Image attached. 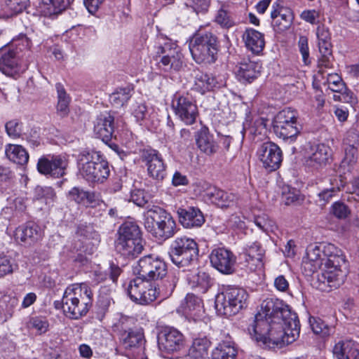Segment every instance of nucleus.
Returning a JSON list of instances; mask_svg holds the SVG:
<instances>
[{
    "mask_svg": "<svg viewBox=\"0 0 359 359\" xmlns=\"http://www.w3.org/2000/svg\"><path fill=\"white\" fill-rule=\"evenodd\" d=\"M73 0H41L46 6V15H52L61 13L66 10Z\"/></svg>",
    "mask_w": 359,
    "mask_h": 359,
    "instance_id": "obj_41",
    "label": "nucleus"
},
{
    "mask_svg": "<svg viewBox=\"0 0 359 359\" xmlns=\"http://www.w3.org/2000/svg\"><path fill=\"white\" fill-rule=\"evenodd\" d=\"M201 298L194 293H188L182 302L180 308L189 321L192 320L194 323L201 321Z\"/></svg>",
    "mask_w": 359,
    "mask_h": 359,
    "instance_id": "obj_22",
    "label": "nucleus"
},
{
    "mask_svg": "<svg viewBox=\"0 0 359 359\" xmlns=\"http://www.w3.org/2000/svg\"><path fill=\"white\" fill-rule=\"evenodd\" d=\"M345 146L358 147L359 146V134L355 129L349 130L344 139Z\"/></svg>",
    "mask_w": 359,
    "mask_h": 359,
    "instance_id": "obj_61",
    "label": "nucleus"
},
{
    "mask_svg": "<svg viewBox=\"0 0 359 359\" xmlns=\"http://www.w3.org/2000/svg\"><path fill=\"white\" fill-rule=\"evenodd\" d=\"M219 149L217 143L212 135L208 134V128L203 126V153L207 155L215 154Z\"/></svg>",
    "mask_w": 359,
    "mask_h": 359,
    "instance_id": "obj_46",
    "label": "nucleus"
},
{
    "mask_svg": "<svg viewBox=\"0 0 359 359\" xmlns=\"http://www.w3.org/2000/svg\"><path fill=\"white\" fill-rule=\"evenodd\" d=\"M92 293L85 283L68 286L62 297V309L65 316L74 320L85 316L92 306Z\"/></svg>",
    "mask_w": 359,
    "mask_h": 359,
    "instance_id": "obj_4",
    "label": "nucleus"
},
{
    "mask_svg": "<svg viewBox=\"0 0 359 359\" xmlns=\"http://www.w3.org/2000/svg\"><path fill=\"white\" fill-rule=\"evenodd\" d=\"M358 147L345 146V156L341 162L342 166L351 165L355 163L358 156Z\"/></svg>",
    "mask_w": 359,
    "mask_h": 359,
    "instance_id": "obj_54",
    "label": "nucleus"
},
{
    "mask_svg": "<svg viewBox=\"0 0 359 359\" xmlns=\"http://www.w3.org/2000/svg\"><path fill=\"white\" fill-rule=\"evenodd\" d=\"M219 56V44L217 36L211 32L203 34V64L215 63Z\"/></svg>",
    "mask_w": 359,
    "mask_h": 359,
    "instance_id": "obj_25",
    "label": "nucleus"
},
{
    "mask_svg": "<svg viewBox=\"0 0 359 359\" xmlns=\"http://www.w3.org/2000/svg\"><path fill=\"white\" fill-rule=\"evenodd\" d=\"M69 196L72 200H74L77 203H81L85 199H88L90 194L89 192L85 191L83 189L74 187L69 191Z\"/></svg>",
    "mask_w": 359,
    "mask_h": 359,
    "instance_id": "obj_59",
    "label": "nucleus"
},
{
    "mask_svg": "<svg viewBox=\"0 0 359 359\" xmlns=\"http://www.w3.org/2000/svg\"><path fill=\"white\" fill-rule=\"evenodd\" d=\"M120 346L134 353H144L146 340L144 332L140 329H135L129 332L124 337L118 339Z\"/></svg>",
    "mask_w": 359,
    "mask_h": 359,
    "instance_id": "obj_20",
    "label": "nucleus"
},
{
    "mask_svg": "<svg viewBox=\"0 0 359 359\" xmlns=\"http://www.w3.org/2000/svg\"><path fill=\"white\" fill-rule=\"evenodd\" d=\"M234 199L233 194L209 184H203V202L220 208H226L233 205Z\"/></svg>",
    "mask_w": 359,
    "mask_h": 359,
    "instance_id": "obj_17",
    "label": "nucleus"
},
{
    "mask_svg": "<svg viewBox=\"0 0 359 359\" xmlns=\"http://www.w3.org/2000/svg\"><path fill=\"white\" fill-rule=\"evenodd\" d=\"M167 264L159 257L149 255L140 258L133 266V273L149 283L158 281L167 275Z\"/></svg>",
    "mask_w": 359,
    "mask_h": 359,
    "instance_id": "obj_8",
    "label": "nucleus"
},
{
    "mask_svg": "<svg viewBox=\"0 0 359 359\" xmlns=\"http://www.w3.org/2000/svg\"><path fill=\"white\" fill-rule=\"evenodd\" d=\"M135 320L132 317L121 315L118 320L113 325L112 330L120 339L122 337L127 334L128 332L134 330L133 328Z\"/></svg>",
    "mask_w": 359,
    "mask_h": 359,
    "instance_id": "obj_39",
    "label": "nucleus"
},
{
    "mask_svg": "<svg viewBox=\"0 0 359 359\" xmlns=\"http://www.w3.org/2000/svg\"><path fill=\"white\" fill-rule=\"evenodd\" d=\"M94 132L97 138L104 142L111 141L114 133V118L109 114L100 115L94 126Z\"/></svg>",
    "mask_w": 359,
    "mask_h": 359,
    "instance_id": "obj_23",
    "label": "nucleus"
},
{
    "mask_svg": "<svg viewBox=\"0 0 359 359\" xmlns=\"http://www.w3.org/2000/svg\"><path fill=\"white\" fill-rule=\"evenodd\" d=\"M248 332L252 339L266 347L282 348L298 338L300 324L289 305L278 298H267L262 302Z\"/></svg>",
    "mask_w": 359,
    "mask_h": 359,
    "instance_id": "obj_1",
    "label": "nucleus"
},
{
    "mask_svg": "<svg viewBox=\"0 0 359 359\" xmlns=\"http://www.w3.org/2000/svg\"><path fill=\"white\" fill-rule=\"evenodd\" d=\"M5 154L10 161L18 165H25L28 163L29 154L22 145L8 144L6 146Z\"/></svg>",
    "mask_w": 359,
    "mask_h": 359,
    "instance_id": "obj_37",
    "label": "nucleus"
},
{
    "mask_svg": "<svg viewBox=\"0 0 359 359\" xmlns=\"http://www.w3.org/2000/svg\"><path fill=\"white\" fill-rule=\"evenodd\" d=\"M130 201L139 207H143L147 203L146 195L141 189H135L131 191Z\"/></svg>",
    "mask_w": 359,
    "mask_h": 359,
    "instance_id": "obj_60",
    "label": "nucleus"
},
{
    "mask_svg": "<svg viewBox=\"0 0 359 359\" xmlns=\"http://www.w3.org/2000/svg\"><path fill=\"white\" fill-rule=\"evenodd\" d=\"M171 215L158 206H153L144 213V225L147 231L158 226Z\"/></svg>",
    "mask_w": 359,
    "mask_h": 359,
    "instance_id": "obj_26",
    "label": "nucleus"
},
{
    "mask_svg": "<svg viewBox=\"0 0 359 359\" xmlns=\"http://www.w3.org/2000/svg\"><path fill=\"white\" fill-rule=\"evenodd\" d=\"M257 154L263 167L268 171L277 170L282 162V151L273 142L263 143L257 151Z\"/></svg>",
    "mask_w": 359,
    "mask_h": 359,
    "instance_id": "obj_16",
    "label": "nucleus"
},
{
    "mask_svg": "<svg viewBox=\"0 0 359 359\" xmlns=\"http://www.w3.org/2000/svg\"><path fill=\"white\" fill-rule=\"evenodd\" d=\"M157 339L158 346L162 354L180 351L184 346V335L172 327L163 328L158 334Z\"/></svg>",
    "mask_w": 359,
    "mask_h": 359,
    "instance_id": "obj_12",
    "label": "nucleus"
},
{
    "mask_svg": "<svg viewBox=\"0 0 359 359\" xmlns=\"http://www.w3.org/2000/svg\"><path fill=\"white\" fill-rule=\"evenodd\" d=\"M133 89L129 86L117 89L109 96V102L116 107L120 108L126 104L132 97Z\"/></svg>",
    "mask_w": 359,
    "mask_h": 359,
    "instance_id": "obj_40",
    "label": "nucleus"
},
{
    "mask_svg": "<svg viewBox=\"0 0 359 359\" xmlns=\"http://www.w3.org/2000/svg\"><path fill=\"white\" fill-rule=\"evenodd\" d=\"M346 182L341 176H333L330 178V187L324 188L318 194L317 203L320 205H325L335 194L344 187Z\"/></svg>",
    "mask_w": 359,
    "mask_h": 359,
    "instance_id": "obj_27",
    "label": "nucleus"
},
{
    "mask_svg": "<svg viewBox=\"0 0 359 359\" xmlns=\"http://www.w3.org/2000/svg\"><path fill=\"white\" fill-rule=\"evenodd\" d=\"M187 359H202V339L197 338L193 341Z\"/></svg>",
    "mask_w": 359,
    "mask_h": 359,
    "instance_id": "obj_57",
    "label": "nucleus"
},
{
    "mask_svg": "<svg viewBox=\"0 0 359 359\" xmlns=\"http://www.w3.org/2000/svg\"><path fill=\"white\" fill-rule=\"evenodd\" d=\"M28 327L34 329L37 334H42L48 331L49 323L45 318L36 316L29 319Z\"/></svg>",
    "mask_w": 359,
    "mask_h": 359,
    "instance_id": "obj_49",
    "label": "nucleus"
},
{
    "mask_svg": "<svg viewBox=\"0 0 359 359\" xmlns=\"http://www.w3.org/2000/svg\"><path fill=\"white\" fill-rule=\"evenodd\" d=\"M76 234L86 239L98 240L99 234L94 229L91 224H82L79 225L76 231Z\"/></svg>",
    "mask_w": 359,
    "mask_h": 359,
    "instance_id": "obj_51",
    "label": "nucleus"
},
{
    "mask_svg": "<svg viewBox=\"0 0 359 359\" xmlns=\"http://www.w3.org/2000/svg\"><path fill=\"white\" fill-rule=\"evenodd\" d=\"M254 222L257 227L263 231H267L272 226V222L266 215H257L255 217Z\"/></svg>",
    "mask_w": 359,
    "mask_h": 359,
    "instance_id": "obj_63",
    "label": "nucleus"
},
{
    "mask_svg": "<svg viewBox=\"0 0 359 359\" xmlns=\"http://www.w3.org/2000/svg\"><path fill=\"white\" fill-rule=\"evenodd\" d=\"M336 359H359V350L351 340L339 341L333 348Z\"/></svg>",
    "mask_w": 359,
    "mask_h": 359,
    "instance_id": "obj_32",
    "label": "nucleus"
},
{
    "mask_svg": "<svg viewBox=\"0 0 359 359\" xmlns=\"http://www.w3.org/2000/svg\"><path fill=\"white\" fill-rule=\"evenodd\" d=\"M157 54L161 57L158 62L160 67L166 72L171 69L179 71L183 65L182 54L178 47L172 43H165L158 48Z\"/></svg>",
    "mask_w": 359,
    "mask_h": 359,
    "instance_id": "obj_14",
    "label": "nucleus"
},
{
    "mask_svg": "<svg viewBox=\"0 0 359 359\" xmlns=\"http://www.w3.org/2000/svg\"><path fill=\"white\" fill-rule=\"evenodd\" d=\"M215 22L224 27H231L234 25V22L231 18V16L222 6L218 11L215 16Z\"/></svg>",
    "mask_w": 359,
    "mask_h": 359,
    "instance_id": "obj_53",
    "label": "nucleus"
},
{
    "mask_svg": "<svg viewBox=\"0 0 359 359\" xmlns=\"http://www.w3.org/2000/svg\"><path fill=\"white\" fill-rule=\"evenodd\" d=\"M180 222L186 228L200 227L202 225V213L198 208L189 207L188 209L177 210Z\"/></svg>",
    "mask_w": 359,
    "mask_h": 359,
    "instance_id": "obj_29",
    "label": "nucleus"
},
{
    "mask_svg": "<svg viewBox=\"0 0 359 359\" xmlns=\"http://www.w3.org/2000/svg\"><path fill=\"white\" fill-rule=\"evenodd\" d=\"M189 48L193 59L196 63L201 64L202 62V36L198 32L190 39Z\"/></svg>",
    "mask_w": 359,
    "mask_h": 359,
    "instance_id": "obj_43",
    "label": "nucleus"
},
{
    "mask_svg": "<svg viewBox=\"0 0 359 359\" xmlns=\"http://www.w3.org/2000/svg\"><path fill=\"white\" fill-rule=\"evenodd\" d=\"M55 88L57 93V109L60 115L64 116L67 115L69 113L70 97L67 95L64 86L61 83H56Z\"/></svg>",
    "mask_w": 359,
    "mask_h": 359,
    "instance_id": "obj_42",
    "label": "nucleus"
},
{
    "mask_svg": "<svg viewBox=\"0 0 359 359\" xmlns=\"http://www.w3.org/2000/svg\"><path fill=\"white\" fill-rule=\"evenodd\" d=\"M273 128L276 136L288 144L294 142L303 129L297 111L291 108H285L276 114Z\"/></svg>",
    "mask_w": 359,
    "mask_h": 359,
    "instance_id": "obj_6",
    "label": "nucleus"
},
{
    "mask_svg": "<svg viewBox=\"0 0 359 359\" xmlns=\"http://www.w3.org/2000/svg\"><path fill=\"white\" fill-rule=\"evenodd\" d=\"M237 313L247 306L248 294L245 290L239 287L228 286L225 288Z\"/></svg>",
    "mask_w": 359,
    "mask_h": 359,
    "instance_id": "obj_38",
    "label": "nucleus"
},
{
    "mask_svg": "<svg viewBox=\"0 0 359 359\" xmlns=\"http://www.w3.org/2000/svg\"><path fill=\"white\" fill-rule=\"evenodd\" d=\"M275 288L280 292H285L289 290V283L283 275L277 276L273 283Z\"/></svg>",
    "mask_w": 359,
    "mask_h": 359,
    "instance_id": "obj_64",
    "label": "nucleus"
},
{
    "mask_svg": "<svg viewBox=\"0 0 359 359\" xmlns=\"http://www.w3.org/2000/svg\"><path fill=\"white\" fill-rule=\"evenodd\" d=\"M23 56L13 46L6 44L2 46L0 48V71L12 77L24 72L30 60H25Z\"/></svg>",
    "mask_w": 359,
    "mask_h": 359,
    "instance_id": "obj_9",
    "label": "nucleus"
},
{
    "mask_svg": "<svg viewBox=\"0 0 359 359\" xmlns=\"http://www.w3.org/2000/svg\"><path fill=\"white\" fill-rule=\"evenodd\" d=\"M172 107L176 115L189 125L193 124L198 115L196 105L188 97L176 95L172 101Z\"/></svg>",
    "mask_w": 359,
    "mask_h": 359,
    "instance_id": "obj_18",
    "label": "nucleus"
},
{
    "mask_svg": "<svg viewBox=\"0 0 359 359\" xmlns=\"http://www.w3.org/2000/svg\"><path fill=\"white\" fill-rule=\"evenodd\" d=\"M328 151L329 148L325 145H318L315 151L306 158V166L318 170L325 165L330 157Z\"/></svg>",
    "mask_w": 359,
    "mask_h": 359,
    "instance_id": "obj_35",
    "label": "nucleus"
},
{
    "mask_svg": "<svg viewBox=\"0 0 359 359\" xmlns=\"http://www.w3.org/2000/svg\"><path fill=\"white\" fill-rule=\"evenodd\" d=\"M77 175L90 184H102L110 175L108 161L100 151L83 149L76 156Z\"/></svg>",
    "mask_w": 359,
    "mask_h": 359,
    "instance_id": "obj_3",
    "label": "nucleus"
},
{
    "mask_svg": "<svg viewBox=\"0 0 359 359\" xmlns=\"http://www.w3.org/2000/svg\"><path fill=\"white\" fill-rule=\"evenodd\" d=\"M327 82L328 88L332 92L338 93L345 90L346 84L337 74H329Z\"/></svg>",
    "mask_w": 359,
    "mask_h": 359,
    "instance_id": "obj_52",
    "label": "nucleus"
},
{
    "mask_svg": "<svg viewBox=\"0 0 359 359\" xmlns=\"http://www.w3.org/2000/svg\"><path fill=\"white\" fill-rule=\"evenodd\" d=\"M211 265L223 274H232L236 271V257L225 248H219L212 251L210 256Z\"/></svg>",
    "mask_w": 359,
    "mask_h": 359,
    "instance_id": "obj_15",
    "label": "nucleus"
},
{
    "mask_svg": "<svg viewBox=\"0 0 359 359\" xmlns=\"http://www.w3.org/2000/svg\"><path fill=\"white\" fill-rule=\"evenodd\" d=\"M306 256L311 266V271L322 270L317 275L316 283L318 290L329 292L344 282L347 269L345 256L334 245H311L306 249Z\"/></svg>",
    "mask_w": 359,
    "mask_h": 359,
    "instance_id": "obj_2",
    "label": "nucleus"
},
{
    "mask_svg": "<svg viewBox=\"0 0 359 359\" xmlns=\"http://www.w3.org/2000/svg\"><path fill=\"white\" fill-rule=\"evenodd\" d=\"M238 351L235 343L229 337L222 341L212 353V359H236Z\"/></svg>",
    "mask_w": 359,
    "mask_h": 359,
    "instance_id": "obj_36",
    "label": "nucleus"
},
{
    "mask_svg": "<svg viewBox=\"0 0 359 359\" xmlns=\"http://www.w3.org/2000/svg\"><path fill=\"white\" fill-rule=\"evenodd\" d=\"M264 250L258 242H253L247 245L243 253L245 266L250 271H255L263 267V257Z\"/></svg>",
    "mask_w": 359,
    "mask_h": 359,
    "instance_id": "obj_21",
    "label": "nucleus"
},
{
    "mask_svg": "<svg viewBox=\"0 0 359 359\" xmlns=\"http://www.w3.org/2000/svg\"><path fill=\"white\" fill-rule=\"evenodd\" d=\"M159 241H165L172 238L177 232V225L172 216L163 223L149 231Z\"/></svg>",
    "mask_w": 359,
    "mask_h": 359,
    "instance_id": "obj_33",
    "label": "nucleus"
},
{
    "mask_svg": "<svg viewBox=\"0 0 359 359\" xmlns=\"http://www.w3.org/2000/svg\"><path fill=\"white\" fill-rule=\"evenodd\" d=\"M299 51L302 55L304 64L308 65L309 61V51L308 46V39L305 36H301L298 42Z\"/></svg>",
    "mask_w": 359,
    "mask_h": 359,
    "instance_id": "obj_62",
    "label": "nucleus"
},
{
    "mask_svg": "<svg viewBox=\"0 0 359 359\" xmlns=\"http://www.w3.org/2000/svg\"><path fill=\"white\" fill-rule=\"evenodd\" d=\"M68 167L69 159L62 154L43 155L39 158L36 164V169L40 174L53 178L66 175Z\"/></svg>",
    "mask_w": 359,
    "mask_h": 359,
    "instance_id": "obj_10",
    "label": "nucleus"
},
{
    "mask_svg": "<svg viewBox=\"0 0 359 359\" xmlns=\"http://www.w3.org/2000/svg\"><path fill=\"white\" fill-rule=\"evenodd\" d=\"M215 307L219 315L227 317L237 314L233 304H232L226 289L215 295Z\"/></svg>",
    "mask_w": 359,
    "mask_h": 359,
    "instance_id": "obj_34",
    "label": "nucleus"
},
{
    "mask_svg": "<svg viewBox=\"0 0 359 359\" xmlns=\"http://www.w3.org/2000/svg\"><path fill=\"white\" fill-rule=\"evenodd\" d=\"M118 237L115 242L117 252L133 259L143 250L142 239L139 226L134 222L126 221L118 231Z\"/></svg>",
    "mask_w": 359,
    "mask_h": 359,
    "instance_id": "obj_5",
    "label": "nucleus"
},
{
    "mask_svg": "<svg viewBox=\"0 0 359 359\" xmlns=\"http://www.w3.org/2000/svg\"><path fill=\"white\" fill-rule=\"evenodd\" d=\"M10 46H13L14 48H17V50L20 52L25 50V55L27 53V56L29 57L31 53L29 48L32 46L30 39L25 34H20L16 39H13Z\"/></svg>",
    "mask_w": 359,
    "mask_h": 359,
    "instance_id": "obj_48",
    "label": "nucleus"
},
{
    "mask_svg": "<svg viewBox=\"0 0 359 359\" xmlns=\"http://www.w3.org/2000/svg\"><path fill=\"white\" fill-rule=\"evenodd\" d=\"M6 134L13 139L22 137L25 135L23 123L18 119L8 121L5 124Z\"/></svg>",
    "mask_w": 359,
    "mask_h": 359,
    "instance_id": "obj_45",
    "label": "nucleus"
},
{
    "mask_svg": "<svg viewBox=\"0 0 359 359\" xmlns=\"http://www.w3.org/2000/svg\"><path fill=\"white\" fill-rule=\"evenodd\" d=\"M332 209L333 215L339 219H345L351 214L350 209L343 202H335L332 205Z\"/></svg>",
    "mask_w": 359,
    "mask_h": 359,
    "instance_id": "obj_55",
    "label": "nucleus"
},
{
    "mask_svg": "<svg viewBox=\"0 0 359 359\" xmlns=\"http://www.w3.org/2000/svg\"><path fill=\"white\" fill-rule=\"evenodd\" d=\"M158 281L160 282L158 283L156 282L152 283V287L155 289L156 292V299L158 297L165 299L170 297L172 294L178 278L174 274L167 273L164 278L159 279Z\"/></svg>",
    "mask_w": 359,
    "mask_h": 359,
    "instance_id": "obj_28",
    "label": "nucleus"
},
{
    "mask_svg": "<svg viewBox=\"0 0 359 359\" xmlns=\"http://www.w3.org/2000/svg\"><path fill=\"white\" fill-rule=\"evenodd\" d=\"M55 196V191L50 187L37 186L34 189V197L37 200H43L46 204L53 201Z\"/></svg>",
    "mask_w": 359,
    "mask_h": 359,
    "instance_id": "obj_47",
    "label": "nucleus"
},
{
    "mask_svg": "<svg viewBox=\"0 0 359 359\" xmlns=\"http://www.w3.org/2000/svg\"><path fill=\"white\" fill-rule=\"evenodd\" d=\"M125 290L132 301L140 304H149L156 300L152 283L145 280L140 276L130 280Z\"/></svg>",
    "mask_w": 359,
    "mask_h": 359,
    "instance_id": "obj_11",
    "label": "nucleus"
},
{
    "mask_svg": "<svg viewBox=\"0 0 359 359\" xmlns=\"http://www.w3.org/2000/svg\"><path fill=\"white\" fill-rule=\"evenodd\" d=\"M168 255L175 265L179 268L186 267L198 262L199 248L194 239L177 237L170 244Z\"/></svg>",
    "mask_w": 359,
    "mask_h": 359,
    "instance_id": "obj_7",
    "label": "nucleus"
},
{
    "mask_svg": "<svg viewBox=\"0 0 359 359\" xmlns=\"http://www.w3.org/2000/svg\"><path fill=\"white\" fill-rule=\"evenodd\" d=\"M247 48L255 54L261 53L265 45L264 35L254 29H247L243 34Z\"/></svg>",
    "mask_w": 359,
    "mask_h": 359,
    "instance_id": "obj_31",
    "label": "nucleus"
},
{
    "mask_svg": "<svg viewBox=\"0 0 359 359\" xmlns=\"http://www.w3.org/2000/svg\"><path fill=\"white\" fill-rule=\"evenodd\" d=\"M13 271V264L10 257L0 253V278Z\"/></svg>",
    "mask_w": 359,
    "mask_h": 359,
    "instance_id": "obj_56",
    "label": "nucleus"
},
{
    "mask_svg": "<svg viewBox=\"0 0 359 359\" xmlns=\"http://www.w3.org/2000/svg\"><path fill=\"white\" fill-rule=\"evenodd\" d=\"M42 231L39 225L34 222H27L18 226L15 231V239L25 246H31L40 241Z\"/></svg>",
    "mask_w": 359,
    "mask_h": 359,
    "instance_id": "obj_19",
    "label": "nucleus"
},
{
    "mask_svg": "<svg viewBox=\"0 0 359 359\" xmlns=\"http://www.w3.org/2000/svg\"><path fill=\"white\" fill-rule=\"evenodd\" d=\"M261 66L259 63L250 60H243L238 65L236 74L240 81L251 83L260 74Z\"/></svg>",
    "mask_w": 359,
    "mask_h": 359,
    "instance_id": "obj_30",
    "label": "nucleus"
},
{
    "mask_svg": "<svg viewBox=\"0 0 359 359\" xmlns=\"http://www.w3.org/2000/svg\"><path fill=\"white\" fill-rule=\"evenodd\" d=\"M141 159L145 163L148 175L157 182H162L167 175L166 165L157 150L144 149L141 152Z\"/></svg>",
    "mask_w": 359,
    "mask_h": 359,
    "instance_id": "obj_13",
    "label": "nucleus"
},
{
    "mask_svg": "<svg viewBox=\"0 0 359 359\" xmlns=\"http://www.w3.org/2000/svg\"><path fill=\"white\" fill-rule=\"evenodd\" d=\"M28 1L29 0H5L7 8L15 14L25 9Z\"/></svg>",
    "mask_w": 359,
    "mask_h": 359,
    "instance_id": "obj_58",
    "label": "nucleus"
},
{
    "mask_svg": "<svg viewBox=\"0 0 359 359\" xmlns=\"http://www.w3.org/2000/svg\"><path fill=\"white\" fill-rule=\"evenodd\" d=\"M309 323L312 331L316 334H329V327L327 324L320 318L310 317Z\"/></svg>",
    "mask_w": 359,
    "mask_h": 359,
    "instance_id": "obj_50",
    "label": "nucleus"
},
{
    "mask_svg": "<svg viewBox=\"0 0 359 359\" xmlns=\"http://www.w3.org/2000/svg\"><path fill=\"white\" fill-rule=\"evenodd\" d=\"M271 17L272 18V26L278 32L289 29L294 20L292 11L290 8L284 7H280L272 11Z\"/></svg>",
    "mask_w": 359,
    "mask_h": 359,
    "instance_id": "obj_24",
    "label": "nucleus"
},
{
    "mask_svg": "<svg viewBox=\"0 0 359 359\" xmlns=\"http://www.w3.org/2000/svg\"><path fill=\"white\" fill-rule=\"evenodd\" d=\"M112 303H114V301L111 297L106 294H100L96 305V318L102 321Z\"/></svg>",
    "mask_w": 359,
    "mask_h": 359,
    "instance_id": "obj_44",
    "label": "nucleus"
}]
</instances>
